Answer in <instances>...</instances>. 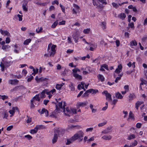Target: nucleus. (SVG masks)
I'll return each mask as SVG.
<instances>
[{
    "instance_id": "obj_1",
    "label": "nucleus",
    "mask_w": 147,
    "mask_h": 147,
    "mask_svg": "<svg viewBox=\"0 0 147 147\" xmlns=\"http://www.w3.org/2000/svg\"><path fill=\"white\" fill-rule=\"evenodd\" d=\"M56 46L55 45L51 43L49 44L48 46L47 51L50 56H53L56 53L55 48Z\"/></svg>"
},
{
    "instance_id": "obj_2",
    "label": "nucleus",
    "mask_w": 147,
    "mask_h": 147,
    "mask_svg": "<svg viewBox=\"0 0 147 147\" xmlns=\"http://www.w3.org/2000/svg\"><path fill=\"white\" fill-rule=\"evenodd\" d=\"M84 135V134L83 132L81 131H80L72 136V139L74 140H75L78 139H80V141H82V140L83 138H82L81 139V138L83 137Z\"/></svg>"
},
{
    "instance_id": "obj_3",
    "label": "nucleus",
    "mask_w": 147,
    "mask_h": 147,
    "mask_svg": "<svg viewBox=\"0 0 147 147\" xmlns=\"http://www.w3.org/2000/svg\"><path fill=\"white\" fill-rule=\"evenodd\" d=\"M65 130L61 128H57L55 129L54 132L55 134L58 135L59 136H62L65 133Z\"/></svg>"
},
{
    "instance_id": "obj_4",
    "label": "nucleus",
    "mask_w": 147,
    "mask_h": 147,
    "mask_svg": "<svg viewBox=\"0 0 147 147\" xmlns=\"http://www.w3.org/2000/svg\"><path fill=\"white\" fill-rule=\"evenodd\" d=\"M73 6L74 7L71 8L72 14L76 15L77 13L80 12V7L78 5L75 4H73Z\"/></svg>"
},
{
    "instance_id": "obj_5",
    "label": "nucleus",
    "mask_w": 147,
    "mask_h": 147,
    "mask_svg": "<svg viewBox=\"0 0 147 147\" xmlns=\"http://www.w3.org/2000/svg\"><path fill=\"white\" fill-rule=\"evenodd\" d=\"M64 114L67 116L70 117L72 116V113H71L70 108L68 107L66 108V109H63Z\"/></svg>"
},
{
    "instance_id": "obj_6",
    "label": "nucleus",
    "mask_w": 147,
    "mask_h": 147,
    "mask_svg": "<svg viewBox=\"0 0 147 147\" xmlns=\"http://www.w3.org/2000/svg\"><path fill=\"white\" fill-rule=\"evenodd\" d=\"M88 103L87 101L84 102H78L76 104V106L78 108H79L80 107H82L85 106Z\"/></svg>"
},
{
    "instance_id": "obj_7",
    "label": "nucleus",
    "mask_w": 147,
    "mask_h": 147,
    "mask_svg": "<svg viewBox=\"0 0 147 147\" xmlns=\"http://www.w3.org/2000/svg\"><path fill=\"white\" fill-rule=\"evenodd\" d=\"M55 92L56 90L55 89H53L50 91H49L48 90H47L46 94L49 95L48 97L49 98H50L52 96L53 94Z\"/></svg>"
},
{
    "instance_id": "obj_8",
    "label": "nucleus",
    "mask_w": 147,
    "mask_h": 147,
    "mask_svg": "<svg viewBox=\"0 0 147 147\" xmlns=\"http://www.w3.org/2000/svg\"><path fill=\"white\" fill-rule=\"evenodd\" d=\"M12 46L14 47V52L17 53H18L20 51V49L19 47V46L17 44L13 45Z\"/></svg>"
},
{
    "instance_id": "obj_9",
    "label": "nucleus",
    "mask_w": 147,
    "mask_h": 147,
    "mask_svg": "<svg viewBox=\"0 0 147 147\" xmlns=\"http://www.w3.org/2000/svg\"><path fill=\"white\" fill-rule=\"evenodd\" d=\"M38 111L40 114H42L44 113L45 115L47 117L48 116L49 113L48 111L44 108L42 109L41 111H40V110H38Z\"/></svg>"
},
{
    "instance_id": "obj_10",
    "label": "nucleus",
    "mask_w": 147,
    "mask_h": 147,
    "mask_svg": "<svg viewBox=\"0 0 147 147\" xmlns=\"http://www.w3.org/2000/svg\"><path fill=\"white\" fill-rule=\"evenodd\" d=\"M112 128V127H108L107 129L104 130L101 132V133L103 134H107L111 131V129Z\"/></svg>"
},
{
    "instance_id": "obj_11",
    "label": "nucleus",
    "mask_w": 147,
    "mask_h": 147,
    "mask_svg": "<svg viewBox=\"0 0 147 147\" xmlns=\"http://www.w3.org/2000/svg\"><path fill=\"white\" fill-rule=\"evenodd\" d=\"M134 119L135 118L134 115L131 112H130L127 120L128 121H134Z\"/></svg>"
},
{
    "instance_id": "obj_12",
    "label": "nucleus",
    "mask_w": 147,
    "mask_h": 147,
    "mask_svg": "<svg viewBox=\"0 0 147 147\" xmlns=\"http://www.w3.org/2000/svg\"><path fill=\"white\" fill-rule=\"evenodd\" d=\"M16 110L18 111V109L17 107H13L12 108V109L10 110L9 111V113L11 114V115H10V117H12L13 115L15 112Z\"/></svg>"
},
{
    "instance_id": "obj_13",
    "label": "nucleus",
    "mask_w": 147,
    "mask_h": 147,
    "mask_svg": "<svg viewBox=\"0 0 147 147\" xmlns=\"http://www.w3.org/2000/svg\"><path fill=\"white\" fill-rule=\"evenodd\" d=\"M122 67L121 64H120L117 66V68L116 69L115 72L117 74H119L122 71Z\"/></svg>"
},
{
    "instance_id": "obj_14",
    "label": "nucleus",
    "mask_w": 147,
    "mask_h": 147,
    "mask_svg": "<svg viewBox=\"0 0 147 147\" xmlns=\"http://www.w3.org/2000/svg\"><path fill=\"white\" fill-rule=\"evenodd\" d=\"M0 32L2 35L4 36H10L9 33L6 30H3L1 29H0Z\"/></svg>"
},
{
    "instance_id": "obj_15",
    "label": "nucleus",
    "mask_w": 147,
    "mask_h": 147,
    "mask_svg": "<svg viewBox=\"0 0 147 147\" xmlns=\"http://www.w3.org/2000/svg\"><path fill=\"white\" fill-rule=\"evenodd\" d=\"M34 3L40 6H45L46 5V3H41L39 0H37L34 2Z\"/></svg>"
},
{
    "instance_id": "obj_16",
    "label": "nucleus",
    "mask_w": 147,
    "mask_h": 147,
    "mask_svg": "<svg viewBox=\"0 0 147 147\" xmlns=\"http://www.w3.org/2000/svg\"><path fill=\"white\" fill-rule=\"evenodd\" d=\"M18 82V80L16 79L9 80L8 81L9 83L12 85H16Z\"/></svg>"
},
{
    "instance_id": "obj_17",
    "label": "nucleus",
    "mask_w": 147,
    "mask_h": 147,
    "mask_svg": "<svg viewBox=\"0 0 147 147\" xmlns=\"http://www.w3.org/2000/svg\"><path fill=\"white\" fill-rule=\"evenodd\" d=\"M101 138L102 139L106 140H110L111 139L112 136L109 135H105L102 137Z\"/></svg>"
},
{
    "instance_id": "obj_18",
    "label": "nucleus",
    "mask_w": 147,
    "mask_h": 147,
    "mask_svg": "<svg viewBox=\"0 0 147 147\" xmlns=\"http://www.w3.org/2000/svg\"><path fill=\"white\" fill-rule=\"evenodd\" d=\"M47 92V90L45 89L43 90L40 94H39L40 97L41 98H45L46 97L45 94H46Z\"/></svg>"
},
{
    "instance_id": "obj_19",
    "label": "nucleus",
    "mask_w": 147,
    "mask_h": 147,
    "mask_svg": "<svg viewBox=\"0 0 147 147\" xmlns=\"http://www.w3.org/2000/svg\"><path fill=\"white\" fill-rule=\"evenodd\" d=\"M135 98L136 96L133 93L130 94L128 96V99L129 101L132 100Z\"/></svg>"
},
{
    "instance_id": "obj_20",
    "label": "nucleus",
    "mask_w": 147,
    "mask_h": 147,
    "mask_svg": "<svg viewBox=\"0 0 147 147\" xmlns=\"http://www.w3.org/2000/svg\"><path fill=\"white\" fill-rule=\"evenodd\" d=\"M99 0H93V5L94 6H97V8H99Z\"/></svg>"
},
{
    "instance_id": "obj_21",
    "label": "nucleus",
    "mask_w": 147,
    "mask_h": 147,
    "mask_svg": "<svg viewBox=\"0 0 147 147\" xmlns=\"http://www.w3.org/2000/svg\"><path fill=\"white\" fill-rule=\"evenodd\" d=\"M73 76L76 79L79 80H81L82 79V76L77 74H74Z\"/></svg>"
},
{
    "instance_id": "obj_22",
    "label": "nucleus",
    "mask_w": 147,
    "mask_h": 147,
    "mask_svg": "<svg viewBox=\"0 0 147 147\" xmlns=\"http://www.w3.org/2000/svg\"><path fill=\"white\" fill-rule=\"evenodd\" d=\"M10 47V46L8 45H5L2 47V49L5 51H8Z\"/></svg>"
},
{
    "instance_id": "obj_23",
    "label": "nucleus",
    "mask_w": 147,
    "mask_h": 147,
    "mask_svg": "<svg viewBox=\"0 0 147 147\" xmlns=\"http://www.w3.org/2000/svg\"><path fill=\"white\" fill-rule=\"evenodd\" d=\"M143 103V102L138 101L135 104V107L136 109L138 110V107L141 105Z\"/></svg>"
},
{
    "instance_id": "obj_24",
    "label": "nucleus",
    "mask_w": 147,
    "mask_h": 147,
    "mask_svg": "<svg viewBox=\"0 0 147 147\" xmlns=\"http://www.w3.org/2000/svg\"><path fill=\"white\" fill-rule=\"evenodd\" d=\"M60 108L63 109V107H62V102H59L58 105H56V109L57 110Z\"/></svg>"
},
{
    "instance_id": "obj_25",
    "label": "nucleus",
    "mask_w": 147,
    "mask_h": 147,
    "mask_svg": "<svg viewBox=\"0 0 147 147\" xmlns=\"http://www.w3.org/2000/svg\"><path fill=\"white\" fill-rule=\"evenodd\" d=\"M69 87L71 91H74L75 90L74 85L72 83L69 85Z\"/></svg>"
},
{
    "instance_id": "obj_26",
    "label": "nucleus",
    "mask_w": 147,
    "mask_h": 147,
    "mask_svg": "<svg viewBox=\"0 0 147 147\" xmlns=\"http://www.w3.org/2000/svg\"><path fill=\"white\" fill-rule=\"evenodd\" d=\"M72 137L70 138L69 139H67V142L66 143V145L70 144L71 143H72L74 141H75V140H74L72 139Z\"/></svg>"
},
{
    "instance_id": "obj_27",
    "label": "nucleus",
    "mask_w": 147,
    "mask_h": 147,
    "mask_svg": "<svg viewBox=\"0 0 147 147\" xmlns=\"http://www.w3.org/2000/svg\"><path fill=\"white\" fill-rule=\"evenodd\" d=\"M115 96L116 98L119 99H121L123 97V96L119 92H117Z\"/></svg>"
},
{
    "instance_id": "obj_28",
    "label": "nucleus",
    "mask_w": 147,
    "mask_h": 147,
    "mask_svg": "<svg viewBox=\"0 0 147 147\" xmlns=\"http://www.w3.org/2000/svg\"><path fill=\"white\" fill-rule=\"evenodd\" d=\"M106 96V100H108L109 101H111L112 100L111 95L109 93L107 94Z\"/></svg>"
},
{
    "instance_id": "obj_29",
    "label": "nucleus",
    "mask_w": 147,
    "mask_h": 147,
    "mask_svg": "<svg viewBox=\"0 0 147 147\" xmlns=\"http://www.w3.org/2000/svg\"><path fill=\"white\" fill-rule=\"evenodd\" d=\"M32 99H33V101L35 100L40 101V98L39 97V94H37Z\"/></svg>"
},
{
    "instance_id": "obj_30",
    "label": "nucleus",
    "mask_w": 147,
    "mask_h": 147,
    "mask_svg": "<svg viewBox=\"0 0 147 147\" xmlns=\"http://www.w3.org/2000/svg\"><path fill=\"white\" fill-rule=\"evenodd\" d=\"M98 79L102 82H103L105 80V78L101 74H99L98 76Z\"/></svg>"
},
{
    "instance_id": "obj_31",
    "label": "nucleus",
    "mask_w": 147,
    "mask_h": 147,
    "mask_svg": "<svg viewBox=\"0 0 147 147\" xmlns=\"http://www.w3.org/2000/svg\"><path fill=\"white\" fill-rule=\"evenodd\" d=\"M72 74L73 75L75 74H77V72L78 71L80 72V69H78L77 68H76L72 70Z\"/></svg>"
},
{
    "instance_id": "obj_32",
    "label": "nucleus",
    "mask_w": 147,
    "mask_h": 147,
    "mask_svg": "<svg viewBox=\"0 0 147 147\" xmlns=\"http://www.w3.org/2000/svg\"><path fill=\"white\" fill-rule=\"evenodd\" d=\"M90 93L93 94H96L98 92V91L97 89L94 90L92 89H90Z\"/></svg>"
},
{
    "instance_id": "obj_33",
    "label": "nucleus",
    "mask_w": 147,
    "mask_h": 147,
    "mask_svg": "<svg viewBox=\"0 0 147 147\" xmlns=\"http://www.w3.org/2000/svg\"><path fill=\"white\" fill-rule=\"evenodd\" d=\"M57 134H55L54 137L52 139V142L53 143H54L57 142Z\"/></svg>"
},
{
    "instance_id": "obj_34",
    "label": "nucleus",
    "mask_w": 147,
    "mask_h": 147,
    "mask_svg": "<svg viewBox=\"0 0 147 147\" xmlns=\"http://www.w3.org/2000/svg\"><path fill=\"white\" fill-rule=\"evenodd\" d=\"M38 131V129L35 127L34 129L30 130V133L32 134H36Z\"/></svg>"
},
{
    "instance_id": "obj_35",
    "label": "nucleus",
    "mask_w": 147,
    "mask_h": 147,
    "mask_svg": "<svg viewBox=\"0 0 147 147\" xmlns=\"http://www.w3.org/2000/svg\"><path fill=\"white\" fill-rule=\"evenodd\" d=\"M135 136L134 135L132 134H130L128 136L127 140H130L135 138Z\"/></svg>"
},
{
    "instance_id": "obj_36",
    "label": "nucleus",
    "mask_w": 147,
    "mask_h": 147,
    "mask_svg": "<svg viewBox=\"0 0 147 147\" xmlns=\"http://www.w3.org/2000/svg\"><path fill=\"white\" fill-rule=\"evenodd\" d=\"M31 40L30 39H28L26 40L24 42V44L25 45H28L30 43Z\"/></svg>"
},
{
    "instance_id": "obj_37",
    "label": "nucleus",
    "mask_w": 147,
    "mask_h": 147,
    "mask_svg": "<svg viewBox=\"0 0 147 147\" xmlns=\"http://www.w3.org/2000/svg\"><path fill=\"white\" fill-rule=\"evenodd\" d=\"M70 109L71 111V113H72V115L74 114H76L77 113V110L76 109L70 108Z\"/></svg>"
},
{
    "instance_id": "obj_38",
    "label": "nucleus",
    "mask_w": 147,
    "mask_h": 147,
    "mask_svg": "<svg viewBox=\"0 0 147 147\" xmlns=\"http://www.w3.org/2000/svg\"><path fill=\"white\" fill-rule=\"evenodd\" d=\"M35 101H33V99H32L31 100V105L30 107L32 109H33L35 107V106L34 104V103L35 102Z\"/></svg>"
},
{
    "instance_id": "obj_39",
    "label": "nucleus",
    "mask_w": 147,
    "mask_h": 147,
    "mask_svg": "<svg viewBox=\"0 0 147 147\" xmlns=\"http://www.w3.org/2000/svg\"><path fill=\"white\" fill-rule=\"evenodd\" d=\"M141 82L140 83V86L143 85L144 84H147V81L144 79L141 80Z\"/></svg>"
},
{
    "instance_id": "obj_40",
    "label": "nucleus",
    "mask_w": 147,
    "mask_h": 147,
    "mask_svg": "<svg viewBox=\"0 0 147 147\" xmlns=\"http://www.w3.org/2000/svg\"><path fill=\"white\" fill-rule=\"evenodd\" d=\"M126 17V15L124 13H121L119 16L120 18L122 20H124Z\"/></svg>"
},
{
    "instance_id": "obj_41",
    "label": "nucleus",
    "mask_w": 147,
    "mask_h": 147,
    "mask_svg": "<svg viewBox=\"0 0 147 147\" xmlns=\"http://www.w3.org/2000/svg\"><path fill=\"white\" fill-rule=\"evenodd\" d=\"M36 127L38 130V129H44L45 128V127L42 125H37L36 126Z\"/></svg>"
},
{
    "instance_id": "obj_42",
    "label": "nucleus",
    "mask_w": 147,
    "mask_h": 147,
    "mask_svg": "<svg viewBox=\"0 0 147 147\" xmlns=\"http://www.w3.org/2000/svg\"><path fill=\"white\" fill-rule=\"evenodd\" d=\"M130 44L131 46H135L137 45V43L135 40H134L131 42Z\"/></svg>"
},
{
    "instance_id": "obj_43",
    "label": "nucleus",
    "mask_w": 147,
    "mask_h": 147,
    "mask_svg": "<svg viewBox=\"0 0 147 147\" xmlns=\"http://www.w3.org/2000/svg\"><path fill=\"white\" fill-rule=\"evenodd\" d=\"M106 23L105 22H103L101 23V26L103 29H104L106 28Z\"/></svg>"
},
{
    "instance_id": "obj_44",
    "label": "nucleus",
    "mask_w": 147,
    "mask_h": 147,
    "mask_svg": "<svg viewBox=\"0 0 147 147\" xmlns=\"http://www.w3.org/2000/svg\"><path fill=\"white\" fill-rule=\"evenodd\" d=\"M128 26L129 28H131L133 29H134V24L133 22L129 23Z\"/></svg>"
},
{
    "instance_id": "obj_45",
    "label": "nucleus",
    "mask_w": 147,
    "mask_h": 147,
    "mask_svg": "<svg viewBox=\"0 0 147 147\" xmlns=\"http://www.w3.org/2000/svg\"><path fill=\"white\" fill-rule=\"evenodd\" d=\"M58 23V22L57 21L55 22L51 26V28H55L57 25Z\"/></svg>"
},
{
    "instance_id": "obj_46",
    "label": "nucleus",
    "mask_w": 147,
    "mask_h": 147,
    "mask_svg": "<svg viewBox=\"0 0 147 147\" xmlns=\"http://www.w3.org/2000/svg\"><path fill=\"white\" fill-rule=\"evenodd\" d=\"M90 31V28H87V29H85L83 31V32L85 34H88Z\"/></svg>"
},
{
    "instance_id": "obj_47",
    "label": "nucleus",
    "mask_w": 147,
    "mask_h": 147,
    "mask_svg": "<svg viewBox=\"0 0 147 147\" xmlns=\"http://www.w3.org/2000/svg\"><path fill=\"white\" fill-rule=\"evenodd\" d=\"M107 123L106 122H105L99 123L98 124V126L99 127H101L105 125Z\"/></svg>"
},
{
    "instance_id": "obj_48",
    "label": "nucleus",
    "mask_w": 147,
    "mask_h": 147,
    "mask_svg": "<svg viewBox=\"0 0 147 147\" xmlns=\"http://www.w3.org/2000/svg\"><path fill=\"white\" fill-rule=\"evenodd\" d=\"M94 129L93 127L88 128L86 129V131L87 132H91Z\"/></svg>"
},
{
    "instance_id": "obj_49",
    "label": "nucleus",
    "mask_w": 147,
    "mask_h": 147,
    "mask_svg": "<svg viewBox=\"0 0 147 147\" xmlns=\"http://www.w3.org/2000/svg\"><path fill=\"white\" fill-rule=\"evenodd\" d=\"M27 3H26L25 4H23L22 5V8L24 11H27L28 10L27 7H26V5H27Z\"/></svg>"
},
{
    "instance_id": "obj_50",
    "label": "nucleus",
    "mask_w": 147,
    "mask_h": 147,
    "mask_svg": "<svg viewBox=\"0 0 147 147\" xmlns=\"http://www.w3.org/2000/svg\"><path fill=\"white\" fill-rule=\"evenodd\" d=\"M38 29H39V30H38L37 29H36V32L38 33L41 32L43 29L42 27H40V28H39V27H38Z\"/></svg>"
},
{
    "instance_id": "obj_51",
    "label": "nucleus",
    "mask_w": 147,
    "mask_h": 147,
    "mask_svg": "<svg viewBox=\"0 0 147 147\" xmlns=\"http://www.w3.org/2000/svg\"><path fill=\"white\" fill-rule=\"evenodd\" d=\"M89 93H90V89L87 90L86 92L84 94V96H88Z\"/></svg>"
},
{
    "instance_id": "obj_52",
    "label": "nucleus",
    "mask_w": 147,
    "mask_h": 147,
    "mask_svg": "<svg viewBox=\"0 0 147 147\" xmlns=\"http://www.w3.org/2000/svg\"><path fill=\"white\" fill-rule=\"evenodd\" d=\"M33 73H32V74L34 75L36 74L37 73L38 71V69H33Z\"/></svg>"
},
{
    "instance_id": "obj_53",
    "label": "nucleus",
    "mask_w": 147,
    "mask_h": 147,
    "mask_svg": "<svg viewBox=\"0 0 147 147\" xmlns=\"http://www.w3.org/2000/svg\"><path fill=\"white\" fill-rule=\"evenodd\" d=\"M102 66V67H103L104 68H105L107 70H109V69L108 67V66L106 64H104L103 65H101Z\"/></svg>"
},
{
    "instance_id": "obj_54",
    "label": "nucleus",
    "mask_w": 147,
    "mask_h": 147,
    "mask_svg": "<svg viewBox=\"0 0 147 147\" xmlns=\"http://www.w3.org/2000/svg\"><path fill=\"white\" fill-rule=\"evenodd\" d=\"M25 138H27L28 140H30L32 138V136L29 135H27L24 136Z\"/></svg>"
},
{
    "instance_id": "obj_55",
    "label": "nucleus",
    "mask_w": 147,
    "mask_h": 147,
    "mask_svg": "<svg viewBox=\"0 0 147 147\" xmlns=\"http://www.w3.org/2000/svg\"><path fill=\"white\" fill-rule=\"evenodd\" d=\"M60 6L61 8L62 11L63 13H65V7L61 4H60Z\"/></svg>"
},
{
    "instance_id": "obj_56",
    "label": "nucleus",
    "mask_w": 147,
    "mask_h": 147,
    "mask_svg": "<svg viewBox=\"0 0 147 147\" xmlns=\"http://www.w3.org/2000/svg\"><path fill=\"white\" fill-rule=\"evenodd\" d=\"M0 66L2 68L1 69V71H4V64L3 63H1L0 65Z\"/></svg>"
},
{
    "instance_id": "obj_57",
    "label": "nucleus",
    "mask_w": 147,
    "mask_h": 147,
    "mask_svg": "<svg viewBox=\"0 0 147 147\" xmlns=\"http://www.w3.org/2000/svg\"><path fill=\"white\" fill-rule=\"evenodd\" d=\"M112 5L115 8H117L119 7V5L117 3H112Z\"/></svg>"
},
{
    "instance_id": "obj_58",
    "label": "nucleus",
    "mask_w": 147,
    "mask_h": 147,
    "mask_svg": "<svg viewBox=\"0 0 147 147\" xmlns=\"http://www.w3.org/2000/svg\"><path fill=\"white\" fill-rule=\"evenodd\" d=\"M17 16L19 18V21H22V17L23 16L22 15H21L20 14H18Z\"/></svg>"
},
{
    "instance_id": "obj_59",
    "label": "nucleus",
    "mask_w": 147,
    "mask_h": 147,
    "mask_svg": "<svg viewBox=\"0 0 147 147\" xmlns=\"http://www.w3.org/2000/svg\"><path fill=\"white\" fill-rule=\"evenodd\" d=\"M62 87L60 84H57L56 85V88L58 90H60Z\"/></svg>"
},
{
    "instance_id": "obj_60",
    "label": "nucleus",
    "mask_w": 147,
    "mask_h": 147,
    "mask_svg": "<svg viewBox=\"0 0 147 147\" xmlns=\"http://www.w3.org/2000/svg\"><path fill=\"white\" fill-rule=\"evenodd\" d=\"M94 140V137H92L90 138L87 140V143H89L90 142L93 141Z\"/></svg>"
},
{
    "instance_id": "obj_61",
    "label": "nucleus",
    "mask_w": 147,
    "mask_h": 147,
    "mask_svg": "<svg viewBox=\"0 0 147 147\" xmlns=\"http://www.w3.org/2000/svg\"><path fill=\"white\" fill-rule=\"evenodd\" d=\"M65 24V21L63 20L61 22H59L58 24L59 25H64Z\"/></svg>"
},
{
    "instance_id": "obj_62",
    "label": "nucleus",
    "mask_w": 147,
    "mask_h": 147,
    "mask_svg": "<svg viewBox=\"0 0 147 147\" xmlns=\"http://www.w3.org/2000/svg\"><path fill=\"white\" fill-rule=\"evenodd\" d=\"M35 80L37 82H39V81H41L42 80V78H38V77L37 76H36L35 77Z\"/></svg>"
},
{
    "instance_id": "obj_63",
    "label": "nucleus",
    "mask_w": 147,
    "mask_h": 147,
    "mask_svg": "<svg viewBox=\"0 0 147 147\" xmlns=\"http://www.w3.org/2000/svg\"><path fill=\"white\" fill-rule=\"evenodd\" d=\"M8 98V96H7L5 95H3L1 96V98L4 100L5 99L7 98Z\"/></svg>"
},
{
    "instance_id": "obj_64",
    "label": "nucleus",
    "mask_w": 147,
    "mask_h": 147,
    "mask_svg": "<svg viewBox=\"0 0 147 147\" xmlns=\"http://www.w3.org/2000/svg\"><path fill=\"white\" fill-rule=\"evenodd\" d=\"M10 39L9 38L7 37L6 38L5 42L6 43L8 44V43H9L10 42Z\"/></svg>"
}]
</instances>
